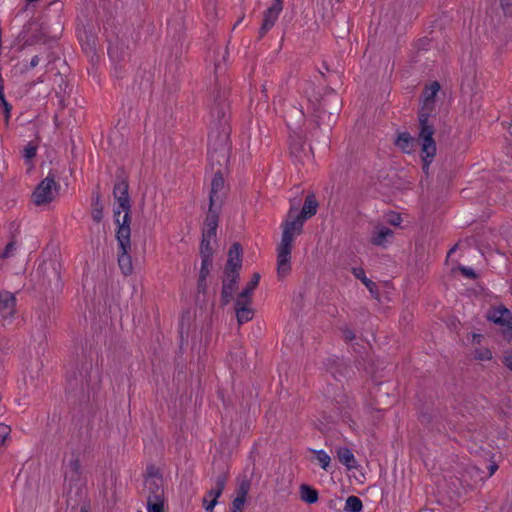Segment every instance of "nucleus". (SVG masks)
Returning <instances> with one entry per match:
<instances>
[{
  "label": "nucleus",
  "mask_w": 512,
  "mask_h": 512,
  "mask_svg": "<svg viewBox=\"0 0 512 512\" xmlns=\"http://www.w3.org/2000/svg\"><path fill=\"white\" fill-rule=\"evenodd\" d=\"M228 89L216 84L212 93L210 116L212 129L209 133L208 160L212 166L219 168L226 166L229 161V138L231 128L229 125V103L227 102Z\"/></svg>",
  "instance_id": "obj_1"
},
{
  "label": "nucleus",
  "mask_w": 512,
  "mask_h": 512,
  "mask_svg": "<svg viewBox=\"0 0 512 512\" xmlns=\"http://www.w3.org/2000/svg\"><path fill=\"white\" fill-rule=\"evenodd\" d=\"M319 203L314 193H309L299 213L297 208L291 206L286 219L283 221L281 242L277 246V275L285 278L291 272V252L296 236L303 233L306 220L317 213Z\"/></svg>",
  "instance_id": "obj_2"
},
{
  "label": "nucleus",
  "mask_w": 512,
  "mask_h": 512,
  "mask_svg": "<svg viewBox=\"0 0 512 512\" xmlns=\"http://www.w3.org/2000/svg\"><path fill=\"white\" fill-rule=\"evenodd\" d=\"M92 367V361L84 359L79 360L74 368L67 372L66 394L68 400L80 405L89 401Z\"/></svg>",
  "instance_id": "obj_3"
},
{
  "label": "nucleus",
  "mask_w": 512,
  "mask_h": 512,
  "mask_svg": "<svg viewBox=\"0 0 512 512\" xmlns=\"http://www.w3.org/2000/svg\"><path fill=\"white\" fill-rule=\"evenodd\" d=\"M340 107L341 100L334 91L323 96L314 109V116L317 118L318 125L324 120L325 116H327L328 125L335 123L340 112Z\"/></svg>",
  "instance_id": "obj_4"
},
{
  "label": "nucleus",
  "mask_w": 512,
  "mask_h": 512,
  "mask_svg": "<svg viewBox=\"0 0 512 512\" xmlns=\"http://www.w3.org/2000/svg\"><path fill=\"white\" fill-rule=\"evenodd\" d=\"M56 173L50 170L32 193V201L36 206L49 204L54 199V192H58L59 184L56 182Z\"/></svg>",
  "instance_id": "obj_5"
},
{
  "label": "nucleus",
  "mask_w": 512,
  "mask_h": 512,
  "mask_svg": "<svg viewBox=\"0 0 512 512\" xmlns=\"http://www.w3.org/2000/svg\"><path fill=\"white\" fill-rule=\"evenodd\" d=\"M432 113H418L419 119V139L421 140V154H427L428 156L436 155V143L433 138L435 128L432 123L429 122V118Z\"/></svg>",
  "instance_id": "obj_6"
},
{
  "label": "nucleus",
  "mask_w": 512,
  "mask_h": 512,
  "mask_svg": "<svg viewBox=\"0 0 512 512\" xmlns=\"http://www.w3.org/2000/svg\"><path fill=\"white\" fill-rule=\"evenodd\" d=\"M144 487L148 492L147 495V512H165V493L163 480H144Z\"/></svg>",
  "instance_id": "obj_7"
},
{
  "label": "nucleus",
  "mask_w": 512,
  "mask_h": 512,
  "mask_svg": "<svg viewBox=\"0 0 512 512\" xmlns=\"http://www.w3.org/2000/svg\"><path fill=\"white\" fill-rule=\"evenodd\" d=\"M108 55L113 63L114 76L117 79H122L130 59L128 47L119 40H116L109 44Z\"/></svg>",
  "instance_id": "obj_8"
},
{
  "label": "nucleus",
  "mask_w": 512,
  "mask_h": 512,
  "mask_svg": "<svg viewBox=\"0 0 512 512\" xmlns=\"http://www.w3.org/2000/svg\"><path fill=\"white\" fill-rule=\"evenodd\" d=\"M48 27L38 20H31L23 26L19 37L24 40L22 48L47 41Z\"/></svg>",
  "instance_id": "obj_9"
},
{
  "label": "nucleus",
  "mask_w": 512,
  "mask_h": 512,
  "mask_svg": "<svg viewBox=\"0 0 512 512\" xmlns=\"http://www.w3.org/2000/svg\"><path fill=\"white\" fill-rule=\"evenodd\" d=\"M113 196L120 208L128 209V205H131L128 176L122 167L116 170Z\"/></svg>",
  "instance_id": "obj_10"
},
{
  "label": "nucleus",
  "mask_w": 512,
  "mask_h": 512,
  "mask_svg": "<svg viewBox=\"0 0 512 512\" xmlns=\"http://www.w3.org/2000/svg\"><path fill=\"white\" fill-rule=\"evenodd\" d=\"M154 86V70L149 67H140L134 78L133 89L138 97L151 95Z\"/></svg>",
  "instance_id": "obj_11"
},
{
  "label": "nucleus",
  "mask_w": 512,
  "mask_h": 512,
  "mask_svg": "<svg viewBox=\"0 0 512 512\" xmlns=\"http://www.w3.org/2000/svg\"><path fill=\"white\" fill-rule=\"evenodd\" d=\"M282 10L283 0H274L273 4L264 11L263 21L259 28V39L263 38L275 25Z\"/></svg>",
  "instance_id": "obj_12"
},
{
  "label": "nucleus",
  "mask_w": 512,
  "mask_h": 512,
  "mask_svg": "<svg viewBox=\"0 0 512 512\" xmlns=\"http://www.w3.org/2000/svg\"><path fill=\"white\" fill-rule=\"evenodd\" d=\"M44 278L47 280L53 292H60L64 286L61 278L62 266L57 261H51L48 264H44Z\"/></svg>",
  "instance_id": "obj_13"
},
{
  "label": "nucleus",
  "mask_w": 512,
  "mask_h": 512,
  "mask_svg": "<svg viewBox=\"0 0 512 512\" xmlns=\"http://www.w3.org/2000/svg\"><path fill=\"white\" fill-rule=\"evenodd\" d=\"M225 279L223 280L221 290V305L226 306L230 303L233 293L239 280V272L236 269H224Z\"/></svg>",
  "instance_id": "obj_14"
},
{
  "label": "nucleus",
  "mask_w": 512,
  "mask_h": 512,
  "mask_svg": "<svg viewBox=\"0 0 512 512\" xmlns=\"http://www.w3.org/2000/svg\"><path fill=\"white\" fill-rule=\"evenodd\" d=\"M118 243V265L121 272L128 276L133 271L132 258L130 255L131 241L117 240Z\"/></svg>",
  "instance_id": "obj_15"
},
{
  "label": "nucleus",
  "mask_w": 512,
  "mask_h": 512,
  "mask_svg": "<svg viewBox=\"0 0 512 512\" xmlns=\"http://www.w3.org/2000/svg\"><path fill=\"white\" fill-rule=\"evenodd\" d=\"M221 207L215 203H209L208 212L204 221L205 228L202 233L207 234V237H216V231L219 223Z\"/></svg>",
  "instance_id": "obj_16"
},
{
  "label": "nucleus",
  "mask_w": 512,
  "mask_h": 512,
  "mask_svg": "<svg viewBox=\"0 0 512 512\" xmlns=\"http://www.w3.org/2000/svg\"><path fill=\"white\" fill-rule=\"evenodd\" d=\"M224 178L223 173L220 168L216 169L214 176L211 181V189L209 194V203L218 204L219 207L222 206L223 203V194H221L224 189Z\"/></svg>",
  "instance_id": "obj_17"
},
{
  "label": "nucleus",
  "mask_w": 512,
  "mask_h": 512,
  "mask_svg": "<svg viewBox=\"0 0 512 512\" xmlns=\"http://www.w3.org/2000/svg\"><path fill=\"white\" fill-rule=\"evenodd\" d=\"M440 84L437 81L426 86L422 92L423 103L419 112L432 113L435 109V97L440 90Z\"/></svg>",
  "instance_id": "obj_18"
},
{
  "label": "nucleus",
  "mask_w": 512,
  "mask_h": 512,
  "mask_svg": "<svg viewBox=\"0 0 512 512\" xmlns=\"http://www.w3.org/2000/svg\"><path fill=\"white\" fill-rule=\"evenodd\" d=\"M131 205H128L127 208H121L124 212V215L119 220L116 230V240H124V241H131Z\"/></svg>",
  "instance_id": "obj_19"
},
{
  "label": "nucleus",
  "mask_w": 512,
  "mask_h": 512,
  "mask_svg": "<svg viewBox=\"0 0 512 512\" xmlns=\"http://www.w3.org/2000/svg\"><path fill=\"white\" fill-rule=\"evenodd\" d=\"M72 459L65 466L64 477L65 481L69 482L70 487L77 484L82 475V466L79 456L75 453L72 454Z\"/></svg>",
  "instance_id": "obj_20"
},
{
  "label": "nucleus",
  "mask_w": 512,
  "mask_h": 512,
  "mask_svg": "<svg viewBox=\"0 0 512 512\" xmlns=\"http://www.w3.org/2000/svg\"><path fill=\"white\" fill-rule=\"evenodd\" d=\"M489 319L493 321L495 324H499L505 327L502 331L503 335L508 338H512V316L511 312L503 307L495 311L493 316H490Z\"/></svg>",
  "instance_id": "obj_21"
},
{
  "label": "nucleus",
  "mask_w": 512,
  "mask_h": 512,
  "mask_svg": "<svg viewBox=\"0 0 512 512\" xmlns=\"http://www.w3.org/2000/svg\"><path fill=\"white\" fill-rule=\"evenodd\" d=\"M249 490L250 482L243 480L236 489V497L232 501L230 512H242Z\"/></svg>",
  "instance_id": "obj_22"
},
{
  "label": "nucleus",
  "mask_w": 512,
  "mask_h": 512,
  "mask_svg": "<svg viewBox=\"0 0 512 512\" xmlns=\"http://www.w3.org/2000/svg\"><path fill=\"white\" fill-rule=\"evenodd\" d=\"M242 253L241 244L238 242L233 243L229 248L228 260L224 269H236V272H239L242 267Z\"/></svg>",
  "instance_id": "obj_23"
},
{
  "label": "nucleus",
  "mask_w": 512,
  "mask_h": 512,
  "mask_svg": "<svg viewBox=\"0 0 512 512\" xmlns=\"http://www.w3.org/2000/svg\"><path fill=\"white\" fill-rule=\"evenodd\" d=\"M228 478L229 471L227 469L220 470L215 477V487L211 488L205 496H207V498L218 500L225 489Z\"/></svg>",
  "instance_id": "obj_24"
},
{
  "label": "nucleus",
  "mask_w": 512,
  "mask_h": 512,
  "mask_svg": "<svg viewBox=\"0 0 512 512\" xmlns=\"http://www.w3.org/2000/svg\"><path fill=\"white\" fill-rule=\"evenodd\" d=\"M249 301H240V299L235 300V311L236 318L239 325H242L250 320H252L254 316V310L249 307Z\"/></svg>",
  "instance_id": "obj_25"
},
{
  "label": "nucleus",
  "mask_w": 512,
  "mask_h": 512,
  "mask_svg": "<svg viewBox=\"0 0 512 512\" xmlns=\"http://www.w3.org/2000/svg\"><path fill=\"white\" fill-rule=\"evenodd\" d=\"M16 298L14 294L5 291L0 292V313L4 318L10 317L15 312Z\"/></svg>",
  "instance_id": "obj_26"
},
{
  "label": "nucleus",
  "mask_w": 512,
  "mask_h": 512,
  "mask_svg": "<svg viewBox=\"0 0 512 512\" xmlns=\"http://www.w3.org/2000/svg\"><path fill=\"white\" fill-rule=\"evenodd\" d=\"M351 272L356 279L360 280L365 285L372 297L379 300L380 294L378 286L375 282L366 277L365 270L362 267H353Z\"/></svg>",
  "instance_id": "obj_27"
},
{
  "label": "nucleus",
  "mask_w": 512,
  "mask_h": 512,
  "mask_svg": "<svg viewBox=\"0 0 512 512\" xmlns=\"http://www.w3.org/2000/svg\"><path fill=\"white\" fill-rule=\"evenodd\" d=\"M289 149L290 154L297 161L302 160V156L305 153V141L301 135L294 134L289 136Z\"/></svg>",
  "instance_id": "obj_28"
},
{
  "label": "nucleus",
  "mask_w": 512,
  "mask_h": 512,
  "mask_svg": "<svg viewBox=\"0 0 512 512\" xmlns=\"http://www.w3.org/2000/svg\"><path fill=\"white\" fill-rule=\"evenodd\" d=\"M337 458L341 464H343L348 470L357 468V460L351 451L347 447H339L336 452Z\"/></svg>",
  "instance_id": "obj_29"
},
{
  "label": "nucleus",
  "mask_w": 512,
  "mask_h": 512,
  "mask_svg": "<svg viewBox=\"0 0 512 512\" xmlns=\"http://www.w3.org/2000/svg\"><path fill=\"white\" fill-rule=\"evenodd\" d=\"M91 427L89 425H83L81 424L77 431L71 436L72 440H75L79 446L81 447H88L91 442Z\"/></svg>",
  "instance_id": "obj_30"
},
{
  "label": "nucleus",
  "mask_w": 512,
  "mask_h": 512,
  "mask_svg": "<svg viewBox=\"0 0 512 512\" xmlns=\"http://www.w3.org/2000/svg\"><path fill=\"white\" fill-rule=\"evenodd\" d=\"M91 217L96 223H100L103 219V204L99 191H93L92 193Z\"/></svg>",
  "instance_id": "obj_31"
},
{
  "label": "nucleus",
  "mask_w": 512,
  "mask_h": 512,
  "mask_svg": "<svg viewBox=\"0 0 512 512\" xmlns=\"http://www.w3.org/2000/svg\"><path fill=\"white\" fill-rule=\"evenodd\" d=\"M299 494H300V499L307 504H314L319 499L318 491L314 487H312L308 484L300 485Z\"/></svg>",
  "instance_id": "obj_32"
},
{
  "label": "nucleus",
  "mask_w": 512,
  "mask_h": 512,
  "mask_svg": "<svg viewBox=\"0 0 512 512\" xmlns=\"http://www.w3.org/2000/svg\"><path fill=\"white\" fill-rule=\"evenodd\" d=\"M414 142V138L408 132H401L394 143L405 153H410L414 148Z\"/></svg>",
  "instance_id": "obj_33"
},
{
  "label": "nucleus",
  "mask_w": 512,
  "mask_h": 512,
  "mask_svg": "<svg viewBox=\"0 0 512 512\" xmlns=\"http://www.w3.org/2000/svg\"><path fill=\"white\" fill-rule=\"evenodd\" d=\"M393 231L385 226L377 227L371 237V243L376 246H383L388 237H392Z\"/></svg>",
  "instance_id": "obj_34"
},
{
  "label": "nucleus",
  "mask_w": 512,
  "mask_h": 512,
  "mask_svg": "<svg viewBox=\"0 0 512 512\" xmlns=\"http://www.w3.org/2000/svg\"><path fill=\"white\" fill-rule=\"evenodd\" d=\"M259 280L260 274L257 272L254 273L249 283L246 285V287L242 290V292L238 295L236 299H240V301L244 300L251 302V295L254 289L258 286Z\"/></svg>",
  "instance_id": "obj_35"
},
{
  "label": "nucleus",
  "mask_w": 512,
  "mask_h": 512,
  "mask_svg": "<svg viewBox=\"0 0 512 512\" xmlns=\"http://www.w3.org/2000/svg\"><path fill=\"white\" fill-rule=\"evenodd\" d=\"M214 237H207V234L202 233V240L200 243V256L201 260L212 261L213 249L211 247V240Z\"/></svg>",
  "instance_id": "obj_36"
},
{
  "label": "nucleus",
  "mask_w": 512,
  "mask_h": 512,
  "mask_svg": "<svg viewBox=\"0 0 512 512\" xmlns=\"http://www.w3.org/2000/svg\"><path fill=\"white\" fill-rule=\"evenodd\" d=\"M76 496L79 497V501L78 500H73L72 496H71V490L68 492V496H67V504L69 506L72 507V509H74V507L78 504V503H81V508H80V511L79 512H89V502L86 501V499L83 497V491L81 488H77L76 489Z\"/></svg>",
  "instance_id": "obj_37"
},
{
  "label": "nucleus",
  "mask_w": 512,
  "mask_h": 512,
  "mask_svg": "<svg viewBox=\"0 0 512 512\" xmlns=\"http://www.w3.org/2000/svg\"><path fill=\"white\" fill-rule=\"evenodd\" d=\"M362 509L363 503L359 497L351 495L346 499L344 507L345 512H361Z\"/></svg>",
  "instance_id": "obj_38"
},
{
  "label": "nucleus",
  "mask_w": 512,
  "mask_h": 512,
  "mask_svg": "<svg viewBox=\"0 0 512 512\" xmlns=\"http://www.w3.org/2000/svg\"><path fill=\"white\" fill-rule=\"evenodd\" d=\"M145 479H151L154 481L163 480V476L158 467H156L154 464H150L146 467V472L144 474V480Z\"/></svg>",
  "instance_id": "obj_39"
},
{
  "label": "nucleus",
  "mask_w": 512,
  "mask_h": 512,
  "mask_svg": "<svg viewBox=\"0 0 512 512\" xmlns=\"http://www.w3.org/2000/svg\"><path fill=\"white\" fill-rule=\"evenodd\" d=\"M312 451L315 454V457L318 460L322 469L327 470L330 465V462H331L330 456L324 450H312Z\"/></svg>",
  "instance_id": "obj_40"
},
{
  "label": "nucleus",
  "mask_w": 512,
  "mask_h": 512,
  "mask_svg": "<svg viewBox=\"0 0 512 512\" xmlns=\"http://www.w3.org/2000/svg\"><path fill=\"white\" fill-rule=\"evenodd\" d=\"M475 359L487 361L492 359V352L488 348H481L475 350Z\"/></svg>",
  "instance_id": "obj_41"
},
{
  "label": "nucleus",
  "mask_w": 512,
  "mask_h": 512,
  "mask_svg": "<svg viewBox=\"0 0 512 512\" xmlns=\"http://www.w3.org/2000/svg\"><path fill=\"white\" fill-rule=\"evenodd\" d=\"M212 265V261L201 260V268L199 271L198 278L207 279L210 273V267Z\"/></svg>",
  "instance_id": "obj_42"
},
{
  "label": "nucleus",
  "mask_w": 512,
  "mask_h": 512,
  "mask_svg": "<svg viewBox=\"0 0 512 512\" xmlns=\"http://www.w3.org/2000/svg\"><path fill=\"white\" fill-rule=\"evenodd\" d=\"M37 154V147L35 145H33L32 143H29L25 148H24V154H23V157L26 159V160H31L32 158H34Z\"/></svg>",
  "instance_id": "obj_43"
},
{
  "label": "nucleus",
  "mask_w": 512,
  "mask_h": 512,
  "mask_svg": "<svg viewBox=\"0 0 512 512\" xmlns=\"http://www.w3.org/2000/svg\"><path fill=\"white\" fill-rule=\"evenodd\" d=\"M0 104L3 107L4 116H5L6 120L8 121V119L10 118V115H11L12 105L6 100L5 95L0 97Z\"/></svg>",
  "instance_id": "obj_44"
},
{
  "label": "nucleus",
  "mask_w": 512,
  "mask_h": 512,
  "mask_svg": "<svg viewBox=\"0 0 512 512\" xmlns=\"http://www.w3.org/2000/svg\"><path fill=\"white\" fill-rule=\"evenodd\" d=\"M11 428L3 423H0V447L4 444L5 440L9 436Z\"/></svg>",
  "instance_id": "obj_45"
},
{
  "label": "nucleus",
  "mask_w": 512,
  "mask_h": 512,
  "mask_svg": "<svg viewBox=\"0 0 512 512\" xmlns=\"http://www.w3.org/2000/svg\"><path fill=\"white\" fill-rule=\"evenodd\" d=\"M217 503H218V500H216V499H211L210 501H208L207 496H204L202 499L203 507L205 508V510L207 512H213Z\"/></svg>",
  "instance_id": "obj_46"
},
{
  "label": "nucleus",
  "mask_w": 512,
  "mask_h": 512,
  "mask_svg": "<svg viewBox=\"0 0 512 512\" xmlns=\"http://www.w3.org/2000/svg\"><path fill=\"white\" fill-rule=\"evenodd\" d=\"M500 6L505 16H512V0H500Z\"/></svg>",
  "instance_id": "obj_47"
},
{
  "label": "nucleus",
  "mask_w": 512,
  "mask_h": 512,
  "mask_svg": "<svg viewBox=\"0 0 512 512\" xmlns=\"http://www.w3.org/2000/svg\"><path fill=\"white\" fill-rule=\"evenodd\" d=\"M459 270L462 273V275L465 276V277H468L470 279H476L477 278L476 272L474 271V269H472L470 267L461 266L459 268Z\"/></svg>",
  "instance_id": "obj_48"
},
{
  "label": "nucleus",
  "mask_w": 512,
  "mask_h": 512,
  "mask_svg": "<svg viewBox=\"0 0 512 512\" xmlns=\"http://www.w3.org/2000/svg\"><path fill=\"white\" fill-rule=\"evenodd\" d=\"M434 157H435V155L428 156L427 154H422V162H423L422 170L425 174H428L429 166Z\"/></svg>",
  "instance_id": "obj_49"
},
{
  "label": "nucleus",
  "mask_w": 512,
  "mask_h": 512,
  "mask_svg": "<svg viewBox=\"0 0 512 512\" xmlns=\"http://www.w3.org/2000/svg\"><path fill=\"white\" fill-rule=\"evenodd\" d=\"M208 290L207 279L198 278L197 291L198 293L206 294Z\"/></svg>",
  "instance_id": "obj_50"
},
{
  "label": "nucleus",
  "mask_w": 512,
  "mask_h": 512,
  "mask_svg": "<svg viewBox=\"0 0 512 512\" xmlns=\"http://www.w3.org/2000/svg\"><path fill=\"white\" fill-rule=\"evenodd\" d=\"M431 40L427 37L420 38L417 43V49L418 50H427L430 45Z\"/></svg>",
  "instance_id": "obj_51"
},
{
  "label": "nucleus",
  "mask_w": 512,
  "mask_h": 512,
  "mask_svg": "<svg viewBox=\"0 0 512 512\" xmlns=\"http://www.w3.org/2000/svg\"><path fill=\"white\" fill-rule=\"evenodd\" d=\"M342 334H343V338L346 340V341H352L356 338V335L354 333V331L348 327H345L343 330H342Z\"/></svg>",
  "instance_id": "obj_52"
},
{
  "label": "nucleus",
  "mask_w": 512,
  "mask_h": 512,
  "mask_svg": "<svg viewBox=\"0 0 512 512\" xmlns=\"http://www.w3.org/2000/svg\"><path fill=\"white\" fill-rule=\"evenodd\" d=\"M502 363L507 369L512 371V351L504 355Z\"/></svg>",
  "instance_id": "obj_53"
},
{
  "label": "nucleus",
  "mask_w": 512,
  "mask_h": 512,
  "mask_svg": "<svg viewBox=\"0 0 512 512\" xmlns=\"http://www.w3.org/2000/svg\"><path fill=\"white\" fill-rule=\"evenodd\" d=\"M381 385H382V384H377V385H376V386H374V387L371 389V391H370V394H371V395H372V397L375 399L376 404H378V402H379V399H378V398H379V395H378V393H379V392H380V390H381Z\"/></svg>",
  "instance_id": "obj_54"
},
{
  "label": "nucleus",
  "mask_w": 512,
  "mask_h": 512,
  "mask_svg": "<svg viewBox=\"0 0 512 512\" xmlns=\"http://www.w3.org/2000/svg\"><path fill=\"white\" fill-rule=\"evenodd\" d=\"M122 211L123 210L120 208L119 204H118L117 208H114V210H113V218H114L115 224H117L119 222V220L121 219V212Z\"/></svg>",
  "instance_id": "obj_55"
},
{
  "label": "nucleus",
  "mask_w": 512,
  "mask_h": 512,
  "mask_svg": "<svg viewBox=\"0 0 512 512\" xmlns=\"http://www.w3.org/2000/svg\"><path fill=\"white\" fill-rule=\"evenodd\" d=\"M39 61H40L39 56H37V55H36V56H34V57L31 59V61H30L29 65H28V66H26V70H31V69L35 68V67L39 64Z\"/></svg>",
  "instance_id": "obj_56"
},
{
  "label": "nucleus",
  "mask_w": 512,
  "mask_h": 512,
  "mask_svg": "<svg viewBox=\"0 0 512 512\" xmlns=\"http://www.w3.org/2000/svg\"><path fill=\"white\" fill-rule=\"evenodd\" d=\"M483 339V335L479 333H472V342L474 344H480Z\"/></svg>",
  "instance_id": "obj_57"
},
{
  "label": "nucleus",
  "mask_w": 512,
  "mask_h": 512,
  "mask_svg": "<svg viewBox=\"0 0 512 512\" xmlns=\"http://www.w3.org/2000/svg\"><path fill=\"white\" fill-rule=\"evenodd\" d=\"M14 249V243L13 242H10L6 245L5 247V250L4 252L2 253V257H8L9 256V252Z\"/></svg>",
  "instance_id": "obj_58"
},
{
  "label": "nucleus",
  "mask_w": 512,
  "mask_h": 512,
  "mask_svg": "<svg viewBox=\"0 0 512 512\" xmlns=\"http://www.w3.org/2000/svg\"><path fill=\"white\" fill-rule=\"evenodd\" d=\"M498 466L496 464H492L489 469H490V475H492L496 470H497Z\"/></svg>",
  "instance_id": "obj_59"
},
{
  "label": "nucleus",
  "mask_w": 512,
  "mask_h": 512,
  "mask_svg": "<svg viewBox=\"0 0 512 512\" xmlns=\"http://www.w3.org/2000/svg\"><path fill=\"white\" fill-rule=\"evenodd\" d=\"M397 219H394V220H391L390 222L393 224V225H397L398 224V221L400 220V216L397 215L396 217Z\"/></svg>",
  "instance_id": "obj_60"
},
{
  "label": "nucleus",
  "mask_w": 512,
  "mask_h": 512,
  "mask_svg": "<svg viewBox=\"0 0 512 512\" xmlns=\"http://www.w3.org/2000/svg\"><path fill=\"white\" fill-rule=\"evenodd\" d=\"M397 219H394V220H391L390 222L393 224V225H397L398 224V221L400 220V216L397 215L396 217Z\"/></svg>",
  "instance_id": "obj_61"
},
{
  "label": "nucleus",
  "mask_w": 512,
  "mask_h": 512,
  "mask_svg": "<svg viewBox=\"0 0 512 512\" xmlns=\"http://www.w3.org/2000/svg\"><path fill=\"white\" fill-rule=\"evenodd\" d=\"M457 246H458V245L456 244V245H454V246L449 250V252H448V256H450V254H452V253L456 250Z\"/></svg>",
  "instance_id": "obj_62"
},
{
  "label": "nucleus",
  "mask_w": 512,
  "mask_h": 512,
  "mask_svg": "<svg viewBox=\"0 0 512 512\" xmlns=\"http://www.w3.org/2000/svg\"><path fill=\"white\" fill-rule=\"evenodd\" d=\"M262 93L264 94L265 98H267V89L265 85L262 86Z\"/></svg>",
  "instance_id": "obj_63"
},
{
  "label": "nucleus",
  "mask_w": 512,
  "mask_h": 512,
  "mask_svg": "<svg viewBox=\"0 0 512 512\" xmlns=\"http://www.w3.org/2000/svg\"><path fill=\"white\" fill-rule=\"evenodd\" d=\"M509 133H510V135L512 136V124H511V125H510V127H509Z\"/></svg>",
  "instance_id": "obj_64"
}]
</instances>
